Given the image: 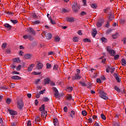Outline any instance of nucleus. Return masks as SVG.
Returning <instances> with one entry per match:
<instances>
[{
    "label": "nucleus",
    "instance_id": "1",
    "mask_svg": "<svg viewBox=\"0 0 126 126\" xmlns=\"http://www.w3.org/2000/svg\"><path fill=\"white\" fill-rule=\"evenodd\" d=\"M99 97L103 99L104 100H108L109 97H108V94L103 91H100L99 92Z\"/></svg>",
    "mask_w": 126,
    "mask_h": 126
},
{
    "label": "nucleus",
    "instance_id": "2",
    "mask_svg": "<svg viewBox=\"0 0 126 126\" xmlns=\"http://www.w3.org/2000/svg\"><path fill=\"white\" fill-rule=\"evenodd\" d=\"M42 36H45L47 40H51L52 38L53 37V35L51 33H49L47 32H43L42 34Z\"/></svg>",
    "mask_w": 126,
    "mask_h": 126
},
{
    "label": "nucleus",
    "instance_id": "3",
    "mask_svg": "<svg viewBox=\"0 0 126 126\" xmlns=\"http://www.w3.org/2000/svg\"><path fill=\"white\" fill-rule=\"evenodd\" d=\"M78 8L79 9H80V7L78 6L77 5V3L75 2L72 5V9L74 12L75 13H77V12H78Z\"/></svg>",
    "mask_w": 126,
    "mask_h": 126
},
{
    "label": "nucleus",
    "instance_id": "4",
    "mask_svg": "<svg viewBox=\"0 0 126 126\" xmlns=\"http://www.w3.org/2000/svg\"><path fill=\"white\" fill-rule=\"evenodd\" d=\"M17 107L19 110H22L23 108V102L22 100L20 99L17 101Z\"/></svg>",
    "mask_w": 126,
    "mask_h": 126
},
{
    "label": "nucleus",
    "instance_id": "5",
    "mask_svg": "<svg viewBox=\"0 0 126 126\" xmlns=\"http://www.w3.org/2000/svg\"><path fill=\"white\" fill-rule=\"evenodd\" d=\"M107 50L111 56H114L116 55V52L115 51V50L111 49L110 46L107 47Z\"/></svg>",
    "mask_w": 126,
    "mask_h": 126
},
{
    "label": "nucleus",
    "instance_id": "6",
    "mask_svg": "<svg viewBox=\"0 0 126 126\" xmlns=\"http://www.w3.org/2000/svg\"><path fill=\"white\" fill-rule=\"evenodd\" d=\"M113 75L118 83H120L121 81H122V80L121 79V78H120V75H119V73H114Z\"/></svg>",
    "mask_w": 126,
    "mask_h": 126
},
{
    "label": "nucleus",
    "instance_id": "7",
    "mask_svg": "<svg viewBox=\"0 0 126 126\" xmlns=\"http://www.w3.org/2000/svg\"><path fill=\"white\" fill-rule=\"evenodd\" d=\"M104 23V20L102 19H99L97 20L96 23L97 27L100 28L102 26V25Z\"/></svg>",
    "mask_w": 126,
    "mask_h": 126
},
{
    "label": "nucleus",
    "instance_id": "8",
    "mask_svg": "<svg viewBox=\"0 0 126 126\" xmlns=\"http://www.w3.org/2000/svg\"><path fill=\"white\" fill-rule=\"evenodd\" d=\"M27 32L28 33H30V34H31L32 35H36V32L33 30V29L31 27H30L29 29L27 30Z\"/></svg>",
    "mask_w": 126,
    "mask_h": 126
},
{
    "label": "nucleus",
    "instance_id": "9",
    "mask_svg": "<svg viewBox=\"0 0 126 126\" xmlns=\"http://www.w3.org/2000/svg\"><path fill=\"white\" fill-rule=\"evenodd\" d=\"M81 77L79 74H75V76L72 77V80H79Z\"/></svg>",
    "mask_w": 126,
    "mask_h": 126
},
{
    "label": "nucleus",
    "instance_id": "10",
    "mask_svg": "<svg viewBox=\"0 0 126 126\" xmlns=\"http://www.w3.org/2000/svg\"><path fill=\"white\" fill-rule=\"evenodd\" d=\"M8 112H9L10 115L12 116H16V115H17V112L14 110L8 109Z\"/></svg>",
    "mask_w": 126,
    "mask_h": 126
},
{
    "label": "nucleus",
    "instance_id": "11",
    "mask_svg": "<svg viewBox=\"0 0 126 126\" xmlns=\"http://www.w3.org/2000/svg\"><path fill=\"white\" fill-rule=\"evenodd\" d=\"M54 95L56 98H57L58 99H61V97H62V96H63V94H59V92H55Z\"/></svg>",
    "mask_w": 126,
    "mask_h": 126
},
{
    "label": "nucleus",
    "instance_id": "12",
    "mask_svg": "<svg viewBox=\"0 0 126 126\" xmlns=\"http://www.w3.org/2000/svg\"><path fill=\"white\" fill-rule=\"evenodd\" d=\"M53 124L55 126H59V121L57 118H54L53 119Z\"/></svg>",
    "mask_w": 126,
    "mask_h": 126
},
{
    "label": "nucleus",
    "instance_id": "13",
    "mask_svg": "<svg viewBox=\"0 0 126 126\" xmlns=\"http://www.w3.org/2000/svg\"><path fill=\"white\" fill-rule=\"evenodd\" d=\"M67 22H73L74 21V18L73 17H66Z\"/></svg>",
    "mask_w": 126,
    "mask_h": 126
},
{
    "label": "nucleus",
    "instance_id": "14",
    "mask_svg": "<svg viewBox=\"0 0 126 126\" xmlns=\"http://www.w3.org/2000/svg\"><path fill=\"white\" fill-rule=\"evenodd\" d=\"M34 66H35V64H31V65H30L28 68V71H32Z\"/></svg>",
    "mask_w": 126,
    "mask_h": 126
},
{
    "label": "nucleus",
    "instance_id": "15",
    "mask_svg": "<svg viewBox=\"0 0 126 126\" xmlns=\"http://www.w3.org/2000/svg\"><path fill=\"white\" fill-rule=\"evenodd\" d=\"M41 118H46V117H47V111H42L41 113Z\"/></svg>",
    "mask_w": 126,
    "mask_h": 126
},
{
    "label": "nucleus",
    "instance_id": "16",
    "mask_svg": "<svg viewBox=\"0 0 126 126\" xmlns=\"http://www.w3.org/2000/svg\"><path fill=\"white\" fill-rule=\"evenodd\" d=\"M12 79H14L15 80H20L21 77L18 76H13L11 77Z\"/></svg>",
    "mask_w": 126,
    "mask_h": 126
},
{
    "label": "nucleus",
    "instance_id": "17",
    "mask_svg": "<svg viewBox=\"0 0 126 126\" xmlns=\"http://www.w3.org/2000/svg\"><path fill=\"white\" fill-rule=\"evenodd\" d=\"M114 18V15H112L111 14H109V16L108 17V21H109V22H111V21H112V20H113Z\"/></svg>",
    "mask_w": 126,
    "mask_h": 126
},
{
    "label": "nucleus",
    "instance_id": "18",
    "mask_svg": "<svg viewBox=\"0 0 126 126\" xmlns=\"http://www.w3.org/2000/svg\"><path fill=\"white\" fill-rule=\"evenodd\" d=\"M38 69H42L43 68V63H39L37 64Z\"/></svg>",
    "mask_w": 126,
    "mask_h": 126
},
{
    "label": "nucleus",
    "instance_id": "19",
    "mask_svg": "<svg viewBox=\"0 0 126 126\" xmlns=\"http://www.w3.org/2000/svg\"><path fill=\"white\" fill-rule=\"evenodd\" d=\"M96 34H97V31H96L95 29H94L92 33V35L94 38H95Z\"/></svg>",
    "mask_w": 126,
    "mask_h": 126
},
{
    "label": "nucleus",
    "instance_id": "20",
    "mask_svg": "<svg viewBox=\"0 0 126 126\" xmlns=\"http://www.w3.org/2000/svg\"><path fill=\"white\" fill-rule=\"evenodd\" d=\"M39 111L40 112H45L46 111L45 110V105L44 104H42L41 107L39 108Z\"/></svg>",
    "mask_w": 126,
    "mask_h": 126
},
{
    "label": "nucleus",
    "instance_id": "21",
    "mask_svg": "<svg viewBox=\"0 0 126 126\" xmlns=\"http://www.w3.org/2000/svg\"><path fill=\"white\" fill-rule=\"evenodd\" d=\"M31 14L33 19H38V16H37V14H36V13L33 12Z\"/></svg>",
    "mask_w": 126,
    "mask_h": 126
},
{
    "label": "nucleus",
    "instance_id": "22",
    "mask_svg": "<svg viewBox=\"0 0 126 126\" xmlns=\"http://www.w3.org/2000/svg\"><path fill=\"white\" fill-rule=\"evenodd\" d=\"M45 84H50V78L48 77L44 79Z\"/></svg>",
    "mask_w": 126,
    "mask_h": 126
},
{
    "label": "nucleus",
    "instance_id": "23",
    "mask_svg": "<svg viewBox=\"0 0 126 126\" xmlns=\"http://www.w3.org/2000/svg\"><path fill=\"white\" fill-rule=\"evenodd\" d=\"M4 26L5 28H8L9 30L11 29V26L9 24L6 23L4 25Z\"/></svg>",
    "mask_w": 126,
    "mask_h": 126
},
{
    "label": "nucleus",
    "instance_id": "24",
    "mask_svg": "<svg viewBox=\"0 0 126 126\" xmlns=\"http://www.w3.org/2000/svg\"><path fill=\"white\" fill-rule=\"evenodd\" d=\"M31 54H26L24 57H25V59H26V60H29V59H30L31 58Z\"/></svg>",
    "mask_w": 126,
    "mask_h": 126
},
{
    "label": "nucleus",
    "instance_id": "25",
    "mask_svg": "<svg viewBox=\"0 0 126 126\" xmlns=\"http://www.w3.org/2000/svg\"><path fill=\"white\" fill-rule=\"evenodd\" d=\"M5 53L7 55H10L11 54V51L10 50V49L7 48L5 50Z\"/></svg>",
    "mask_w": 126,
    "mask_h": 126
},
{
    "label": "nucleus",
    "instance_id": "26",
    "mask_svg": "<svg viewBox=\"0 0 126 126\" xmlns=\"http://www.w3.org/2000/svg\"><path fill=\"white\" fill-rule=\"evenodd\" d=\"M20 62H21V61L20 60V59H19V58H15L14 59V63H20Z\"/></svg>",
    "mask_w": 126,
    "mask_h": 126
},
{
    "label": "nucleus",
    "instance_id": "27",
    "mask_svg": "<svg viewBox=\"0 0 126 126\" xmlns=\"http://www.w3.org/2000/svg\"><path fill=\"white\" fill-rule=\"evenodd\" d=\"M83 42L85 43H91V40L88 38H85L83 39Z\"/></svg>",
    "mask_w": 126,
    "mask_h": 126
},
{
    "label": "nucleus",
    "instance_id": "28",
    "mask_svg": "<svg viewBox=\"0 0 126 126\" xmlns=\"http://www.w3.org/2000/svg\"><path fill=\"white\" fill-rule=\"evenodd\" d=\"M66 99L68 101H70L72 99V96H71V94H67L66 96Z\"/></svg>",
    "mask_w": 126,
    "mask_h": 126
},
{
    "label": "nucleus",
    "instance_id": "29",
    "mask_svg": "<svg viewBox=\"0 0 126 126\" xmlns=\"http://www.w3.org/2000/svg\"><path fill=\"white\" fill-rule=\"evenodd\" d=\"M114 89L116 90L118 93H120L121 92V89L119 87H118L117 86H115L114 87Z\"/></svg>",
    "mask_w": 126,
    "mask_h": 126
},
{
    "label": "nucleus",
    "instance_id": "30",
    "mask_svg": "<svg viewBox=\"0 0 126 126\" xmlns=\"http://www.w3.org/2000/svg\"><path fill=\"white\" fill-rule=\"evenodd\" d=\"M54 41L55 42H60V41H61V38H60L59 36H57L55 37Z\"/></svg>",
    "mask_w": 126,
    "mask_h": 126
},
{
    "label": "nucleus",
    "instance_id": "31",
    "mask_svg": "<svg viewBox=\"0 0 126 126\" xmlns=\"http://www.w3.org/2000/svg\"><path fill=\"white\" fill-rule=\"evenodd\" d=\"M112 67H111V66L110 65H107L106 67V72H107V73H109V72H110V70H111V68Z\"/></svg>",
    "mask_w": 126,
    "mask_h": 126
},
{
    "label": "nucleus",
    "instance_id": "32",
    "mask_svg": "<svg viewBox=\"0 0 126 126\" xmlns=\"http://www.w3.org/2000/svg\"><path fill=\"white\" fill-rule=\"evenodd\" d=\"M122 64L125 66L126 65V61L125 59H122Z\"/></svg>",
    "mask_w": 126,
    "mask_h": 126
},
{
    "label": "nucleus",
    "instance_id": "33",
    "mask_svg": "<svg viewBox=\"0 0 126 126\" xmlns=\"http://www.w3.org/2000/svg\"><path fill=\"white\" fill-rule=\"evenodd\" d=\"M119 37V33H116L114 35H112V38L114 39H117Z\"/></svg>",
    "mask_w": 126,
    "mask_h": 126
},
{
    "label": "nucleus",
    "instance_id": "34",
    "mask_svg": "<svg viewBox=\"0 0 126 126\" xmlns=\"http://www.w3.org/2000/svg\"><path fill=\"white\" fill-rule=\"evenodd\" d=\"M91 6V7H92V8H94V9L97 8V4L95 3L92 4Z\"/></svg>",
    "mask_w": 126,
    "mask_h": 126
},
{
    "label": "nucleus",
    "instance_id": "35",
    "mask_svg": "<svg viewBox=\"0 0 126 126\" xmlns=\"http://www.w3.org/2000/svg\"><path fill=\"white\" fill-rule=\"evenodd\" d=\"M28 39H30V41H33V40H34V37H33V36L29 34Z\"/></svg>",
    "mask_w": 126,
    "mask_h": 126
},
{
    "label": "nucleus",
    "instance_id": "36",
    "mask_svg": "<svg viewBox=\"0 0 126 126\" xmlns=\"http://www.w3.org/2000/svg\"><path fill=\"white\" fill-rule=\"evenodd\" d=\"M102 42H104V43H107L108 42V39L105 37H102L101 38Z\"/></svg>",
    "mask_w": 126,
    "mask_h": 126
},
{
    "label": "nucleus",
    "instance_id": "37",
    "mask_svg": "<svg viewBox=\"0 0 126 126\" xmlns=\"http://www.w3.org/2000/svg\"><path fill=\"white\" fill-rule=\"evenodd\" d=\"M6 102L7 104H10L11 103V99L8 98L6 99Z\"/></svg>",
    "mask_w": 126,
    "mask_h": 126
},
{
    "label": "nucleus",
    "instance_id": "38",
    "mask_svg": "<svg viewBox=\"0 0 126 126\" xmlns=\"http://www.w3.org/2000/svg\"><path fill=\"white\" fill-rule=\"evenodd\" d=\"M10 21L13 24H16V23L18 22V21H17V20H10Z\"/></svg>",
    "mask_w": 126,
    "mask_h": 126
},
{
    "label": "nucleus",
    "instance_id": "39",
    "mask_svg": "<svg viewBox=\"0 0 126 126\" xmlns=\"http://www.w3.org/2000/svg\"><path fill=\"white\" fill-rule=\"evenodd\" d=\"M6 45H7L6 43H4L2 44L1 48L2 49H3V50H4V49L6 48Z\"/></svg>",
    "mask_w": 126,
    "mask_h": 126
},
{
    "label": "nucleus",
    "instance_id": "40",
    "mask_svg": "<svg viewBox=\"0 0 126 126\" xmlns=\"http://www.w3.org/2000/svg\"><path fill=\"white\" fill-rule=\"evenodd\" d=\"M100 118H101L102 120H106V116H105L104 114H101L100 115Z\"/></svg>",
    "mask_w": 126,
    "mask_h": 126
},
{
    "label": "nucleus",
    "instance_id": "41",
    "mask_svg": "<svg viewBox=\"0 0 126 126\" xmlns=\"http://www.w3.org/2000/svg\"><path fill=\"white\" fill-rule=\"evenodd\" d=\"M43 100V102H48L49 101V98L47 97H44Z\"/></svg>",
    "mask_w": 126,
    "mask_h": 126
},
{
    "label": "nucleus",
    "instance_id": "42",
    "mask_svg": "<svg viewBox=\"0 0 126 126\" xmlns=\"http://www.w3.org/2000/svg\"><path fill=\"white\" fill-rule=\"evenodd\" d=\"M32 23L33 24V25H35V24L37 25V24H40V21H34L32 22Z\"/></svg>",
    "mask_w": 126,
    "mask_h": 126
},
{
    "label": "nucleus",
    "instance_id": "43",
    "mask_svg": "<svg viewBox=\"0 0 126 126\" xmlns=\"http://www.w3.org/2000/svg\"><path fill=\"white\" fill-rule=\"evenodd\" d=\"M82 115L84 116H86L87 115V112H86V111L84 110L82 112Z\"/></svg>",
    "mask_w": 126,
    "mask_h": 126
},
{
    "label": "nucleus",
    "instance_id": "44",
    "mask_svg": "<svg viewBox=\"0 0 126 126\" xmlns=\"http://www.w3.org/2000/svg\"><path fill=\"white\" fill-rule=\"evenodd\" d=\"M67 89L69 91V92H71L73 90V88L72 87H68Z\"/></svg>",
    "mask_w": 126,
    "mask_h": 126
},
{
    "label": "nucleus",
    "instance_id": "45",
    "mask_svg": "<svg viewBox=\"0 0 126 126\" xmlns=\"http://www.w3.org/2000/svg\"><path fill=\"white\" fill-rule=\"evenodd\" d=\"M21 69V65H18L17 67H16V70H17V71H19Z\"/></svg>",
    "mask_w": 126,
    "mask_h": 126
},
{
    "label": "nucleus",
    "instance_id": "46",
    "mask_svg": "<svg viewBox=\"0 0 126 126\" xmlns=\"http://www.w3.org/2000/svg\"><path fill=\"white\" fill-rule=\"evenodd\" d=\"M110 21H107V24L105 25V27H106L107 28H108V27H110Z\"/></svg>",
    "mask_w": 126,
    "mask_h": 126
},
{
    "label": "nucleus",
    "instance_id": "47",
    "mask_svg": "<svg viewBox=\"0 0 126 126\" xmlns=\"http://www.w3.org/2000/svg\"><path fill=\"white\" fill-rule=\"evenodd\" d=\"M79 40L77 38V37H75L73 38V42H78Z\"/></svg>",
    "mask_w": 126,
    "mask_h": 126
},
{
    "label": "nucleus",
    "instance_id": "48",
    "mask_svg": "<svg viewBox=\"0 0 126 126\" xmlns=\"http://www.w3.org/2000/svg\"><path fill=\"white\" fill-rule=\"evenodd\" d=\"M58 67H59V66L57 64H55V65H54L53 69L54 70H57Z\"/></svg>",
    "mask_w": 126,
    "mask_h": 126
},
{
    "label": "nucleus",
    "instance_id": "49",
    "mask_svg": "<svg viewBox=\"0 0 126 126\" xmlns=\"http://www.w3.org/2000/svg\"><path fill=\"white\" fill-rule=\"evenodd\" d=\"M47 68H51L52 67V64L47 63L46 64Z\"/></svg>",
    "mask_w": 126,
    "mask_h": 126
},
{
    "label": "nucleus",
    "instance_id": "50",
    "mask_svg": "<svg viewBox=\"0 0 126 126\" xmlns=\"http://www.w3.org/2000/svg\"><path fill=\"white\" fill-rule=\"evenodd\" d=\"M23 54H24V52H23V51L21 50L19 53H18V55L19 56H23Z\"/></svg>",
    "mask_w": 126,
    "mask_h": 126
},
{
    "label": "nucleus",
    "instance_id": "51",
    "mask_svg": "<svg viewBox=\"0 0 126 126\" xmlns=\"http://www.w3.org/2000/svg\"><path fill=\"white\" fill-rule=\"evenodd\" d=\"M10 67H11V68H13V69H14V68H15V67H16V65H15V64H11L10 65Z\"/></svg>",
    "mask_w": 126,
    "mask_h": 126
},
{
    "label": "nucleus",
    "instance_id": "52",
    "mask_svg": "<svg viewBox=\"0 0 126 126\" xmlns=\"http://www.w3.org/2000/svg\"><path fill=\"white\" fill-rule=\"evenodd\" d=\"M111 32H112V29H108L106 31V34H109V33H111Z\"/></svg>",
    "mask_w": 126,
    "mask_h": 126
},
{
    "label": "nucleus",
    "instance_id": "53",
    "mask_svg": "<svg viewBox=\"0 0 126 126\" xmlns=\"http://www.w3.org/2000/svg\"><path fill=\"white\" fill-rule=\"evenodd\" d=\"M40 117H39V116H36V117H35V121H37V122H40Z\"/></svg>",
    "mask_w": 126,
    "mask_h": 126
},
{
    "label": "nucleus",
    "instance_id": "54",
    "mask_svg": "<svg viewBox=\"0 0 126 126\" xmlns=\"http://www.w3.org/2000/svg\"><path fill=\"white\" fill-rule=\"evenodd\" d=\"M50 84L51 86H56V84H55L53 81H50Z\"/></svg>",
    "mask_w": 126,
    "mask_h": 126
},
{
    "label": "nucleus",
    "instance_id": "55",
    "mask_svg": "<svg viewBox=\"0 0 126 126\" xmlns=\"http://www.w3.org/2000/svg\"><path fill=\"white\" fill-rule=\"evenodd\" d=\"M120 58L119 55H116L114 56V60L116 61V60H118V59Z\"/></svg>",
    "mask_w": 126,
    "mask_h": 126
},
{
    "label": "nucleus",
    "instance_id": "56",
    "mask_svg": "<svg viewBox=\"0 0 126 126\" xmlns=\"http://www.w3.org/2000/svg\"><path fill=\"white\" fill-rule=\"evenodd\" d=\"M80 84L82 85V86H86V83L83 82H80Z\"/></svg>",
    "mask_w": 126,
    "mask_h": 126
},
{
    "label": "nucleus",
    "instance_id": "57",
    "mask_svg": "<svg viewBox=\"0 0 126 126\" xmlns=\"http://www.w3.org/2000/svg\"><path fill=\"white\" fill-rule=\"evenodd\" d=\"M12 73V74H16L17 75H18V74H19V72L16 71H13Z\"/></svg>",
    "mask_w": 126,
    "mask_h": 126
},
{
    "label": "nucleus",
    "instance_id": "58",
    "mask_svg": "<svg viewBox=\"0 0 126 126\" xmlns=\"http://www.w3.org/2000/svg\"><path fill=\"white\" fill-rule=\"evenodd\" d=\"M45 92H46V90H43L42 91H41L39 92V94H44V93H45Z\"/></svg>",
    "mask_w": 126,
    "mask_h": 126
},
{
    "label": "nucleus",
    "instance_id": "59",
    "mask_svg": "<svg viewBox=\"0 0 126 126\" xmlns=\"http://www.w3.org/2000/svg\"><path fill=\"white\" fill-rule=\"evenodd\" d=\"M63 110L65 113H67V107L66 106L64 107Z\"/></svg>",
    "mask_w": 126,
    "mask_h": 126
},
{
    "label": "nucleus",
    "instance_id": "60",
    "mask_svg": "<svg viewBox=\"0 0 126 126\" xmlns=\"http://www.w3.org/2000/svg\"><path fill=\"white\" fill-rule=\"evenodd\" d=\"M29 36V34L25 35L23 36V38H24V39H28Z\"/></svg>",
    "mask_w": 126,
    "mask_h": 126
},
{
    "label": "nucleus",
    "instance_id": "61",
    "mask_svg": "<svg viewBox=\"0 0 126 126\" xmlns=\"http://www.w3.org/2000/svg\"><path fill=\"white\" fill-rule=\"evenodd\" d=\"M86 12L85 11H82L81 12V15L83 16L84 15H86Z\"/></svg>",
    "mask_w": 126,
    "mask_h": 126
},
{
    "label": "nucleus",
    "instance_id": "62",
    "mask_svg": "<svg viewBox=\"0 0 126 126\" xmlns=\"http://www.w3.org/2000/svg\"><path fill=\"white\" fill-rule=\"evenodd\" d=\"M100 125H101V123L100 122H98V123H96L95 124H94V126H100Z\"/></svg>",
    "mask_w": 126,
    "mask_h": 126
},
{
    "label": "nucleus",
    "instance_id": "63",
    "mask_svg": "<svg viewBox=\"0 0 126 126\" xmlns=\"http://www.w3.org/2000/svg\"><path fill=\"white\" fill-rule=\"evenodd\" d=\"M27 126H31V121L29 120V121H28Z\"/></svg>",
    "mask_w": 126,
    "mask_h": 126
},
{
    "label": "nucleus",
    "instance_id": "64",
    "mask_svg": "<svg viewBox=\"0 0 126 126\" xmlns=\"http://www.w3.org/2000/svg\"><path fill=\"white\" fill-rule=\"evenodd\" d=\"M16 122H13L12 123H11V126H16Z\"/></svg>",
    "mask_w": 126,
    "mask_h": 126
}]
</instances>
